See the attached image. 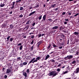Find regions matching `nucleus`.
Wrapping results in <instances>:
<instances>
[{
    "label": "nucleus",
    "mask_w": 79,
    "mask_h": 79,
    "mask_svg": "<svg viewBox=\"0 0 79 79\" xmlns=\"http://www.w3.org/2000/svg\"><path fill=\"white\" fill-rule=\"evenodd\" d=\"M59 73L58 72H56V71H52L48 74V75L49 76H52V77H55L56 75L58 74Z\"/></svg>",
    "instance_id": "1"
},
{
    "label": "nucleus",
    "mask_w": 79,
    "mask_h": 79,
    "mask_svg": "<svg viewBox=\"0 0 79 79\" xmlns=\"http://www.w3.org/2000/svg\"><path fill=\"white\" fill-rule=\"evenodd\" d=\"M73 56H67V57H64V59H65V60H70L73 58Z\"/></svg>",
    "instance_id": "2"
},
{
    "label": "nucleus",
    "mask_w": 79,
    "mask_h": 79,
    "mask_svg": "<svg viewBox=\"0 0 79 79\" xmlns=\"http://www.w3.org/2000/svg\"><path fill=\"white\" fill-rule=\"evenodd\" d=\"M43 43V40H40L37 43V47L39 48V46Z\"/></svg>",
    "instance_id": "3"
},
{
    "label": "nucleus",
    "mask_w": 79,
    "mask_h": 79,
    "mask_svg": "<svg viewBox=\"0 0 79 79\" xmlns=\"http://www.w3.org/2000/svg\"><path fill=\"white\" fill-rule=\"evenodd\" d=\"M76 63V61L75 60H73V61L71 63V65L74 66H75V64Z\"/></svg>",
    "instance_id": "4"
},
{
    "label": "nucleus",
    "mask_w": 79,
    "mask_h": 79,
    "mask_svg": "<svg viewBox=\"0 0 79 79\" xmlns=\"http://www.w3.org/2000/svg\"><path fill=\"white\" fill-rule=\"evenodd\" d=\"M36 12V11H34L33 12H31L30 14L28 16H31V15H33L34 14L35 12Z\"/></svg>",
    "instance_id": "5"
},
{
    "label": "nucleus",
    "mask_w": 79,
    "mask_h": 79,
    "mask_svg": "<svg viewBox=\"0 0 79 79\" xmlns=\"http://www.w3.org/2000/svg\"><path fill=\"white\" fill-rule=\"evenodd\" d=\"M5 3H6V2H4L3 3V4H2V3H1V5H0V6H1V7H3V6H5Z\"/></svg>",
    "instance_id": "6"
},
{
    "label": "nucleus",
    "mask_w": 79,
    "mask_h": 79,
    "mask_svg": "<svg viewBox=\"0 0 79 79\" xmlns=\"http://www.w3.org/2000/svg\"><path fill=\"white\" fill-rule=\"evenodd\" d=\"M12 71L10 70V69H7V70H6V73H9L11 72Z\"/></svg>",
    "instance_id": "7"
},
{
    "label": "nucleus",
    "mask_w": 79,
    "mask_h": 79,
    "mask_svg": "<svg viewBox=\"0 0 79 79\" xmlns=\"http://www.w3.org/2000/svg\"><path fill=\"white\" fill-rule=\"evenodd\" d=\"M41 59V57H40V56H39V57H36V59H35V60H36V62H37L38 60H39L40 59Z\"/></svg>",
    "instance_id": "8"
},
{
    "label": "nucleus",
    "mask_w": 79,
    "mask_h": 79,
    "mask_svg": "<svg viewBox=\"0 0 79 79\" xmlns=\"http://www.w3.org/2000/svg\"><path fill=\"white\" fill-rule=\"evenodd\" d=\"M58 28V27L57 26H55V27H52V29L53 30H56Z\"/></svg>",
    "instance_id": "9"
},
{
    "label": "nucleus",
    "mask_w": 79,
    "mask_h": 79,
    "mask_svg": "<svg viewBox=\"0 0 79 79\" xmlns=\"http://www.w3.org/2000/svg\"><path fill=\"white\" fill-rule=\"evenodd\" d=\"M79 34V33L78 32H74L73 33V34L75 35H78Z\"/></svg>",
    "instance_id": "10"
},
{
    "label": "nucleus",
    "mask_w": 79,
    "mask_h": 79,
    "mask_svg": "<svg viewBox=\"0 0 79 79\" xmlns=\"http://www.w3.org/2000/svg\"><path fill=\"white\" fill-rule=\"evenodd\" d=\"M79 73V68H77L76 70L75 73Z\"/></svg>",
    "instance_id": "11"
},
{
    "label": "nucleus",
    "mask_w": 79,
    "mask_h": 79,
    "mask_svg": "<svg viewBox=\"0 0 79 79\" xmlns=\"http://www.w3.org/2000/svg\"><path fill=\"white\" fill-rule=\"evenodd\" d=\"M46 14L44 15V16L43 17V19L44 21H45L46 19Z\"/></svg>",
    "instance_id": "12"
},
{
    "label": "nucleus",
    "mask_w": 79,
    "mask_h": 79,
    "mask_svg": "<svg viewBox=\"0 0 79 79\" xmlns=\"http://www.w3.org/2000/svg\"><path fill=\"white\" fill-rule=\"evenodd\" d=\"M50 57V56H49V55H47L46 56V57H45V60H47V59H48V58H49Z\"/></svg>",
    "instance_id": "13"
},
{
    "label": "nucleus",
    "mask_w": 79,
    "mask_h": 79,
    "mask_svg": "<svg viewBox=\"0 0 79 79\" xmlns=\"http://www.w3.org/2000/svg\"><path fill=\"white\" fill-rule=\"evenodd\" d=\"M23 75H24L25 77H27V73L26 72L23 73Z\"/></svg>",
    "instance_id": "14"
},
{
    "label": "nucleus",
    "mask_w": 79,
    "mask_h": 79,
    "mask_svg": "<svg viewBox=\"0 0 79 79\" xmlns=\"http://www.w3.org/2000/svg\"><path fill=\"white\" fill-rule=\"evenodd\" d=\"M68 72H69L68 71H67L64 72L62 74L63 75H64L66 74L67 73H68Z\"/></svg>",
    "instance_id": "15"
},
{
    "label": "nucleus",
    "mask_w": 79,
    "mask_h": 79,
    "mask_svg": "<svg viewBox=\"0 0 79 79\" xmlns=\"http://www.w3.org/2000/svg\"><path fill=\"white\" fill-rule=\"evenodd\" d=\"M15 2H12L13 4H12V6L11 7V9H12L14 8V5L15 4Z\"/></svg>",
    "instance_id": "16"
},
{
    "label": "nucleus",
    "mask_w": 79,
    "mask_h": 79,
    "mask_svg": "<svg viewBox=\"0 0 79 79\" xmlns=\"http://www.w3.org/2000/svg\"><path fill=\"white\" fill-rule=\"evenodd\" d=\"M52 46L54 48H55L56 47L58 48V46H56V45L54 43H53Z\"/></svg>",
    "instance_id": "17"
},
{
    "label": "nucleus",
    "mask_w": 79,
    "mask_h": 79,
    "mask_svg": "<svg viewBox=\"0 0 79 79\" xmlns=\"http://www.w3.org/2000/svg\"><path fill=\"white\" fill-rule=\"evenodd\" d=\"M21 59L20 57H17V61H19V60H21Z\"/></svg>",
    "instance_id": "18"
},
{
    "label": "nucleus",
    "mask_w": 79,
    "mask_h": 79,
    "mask_svg": "<svg viewBox=\"0 0 79 79\" xmlns=\"http://www.w3.org/2000/svg\"><path fill=\"white\" fill-rule=\"evenodd\" d=\"M12 65H10V68H9V69H10L11 71H12Z\"/></svg>",
    "instance_id": "19"
},
{
    "label": "nucleus",
    "mask_w": 79,
    "mask_h": 79,
    "mask_svg": "<svg viewBox=\"0 0 79 79\" xmlns=\"http://www.w3.org/2000/svg\"><path fill=\"white\" fill-rule=\"evenodd\" d=\"M14 27L13 25V24H10V28L11 29H12Z\"/></svg>",
    "instance_id": "20"
},
{
    "label": "nucleus",
    "mask_w": 79,
    "mask_h": 79,
    "mask_svg": "<svg viewBox=\"0 0 79 79\" xmlns=\"http://www.w3.org/2000/svg\"><path fill=\"white\" fill-rule=\"evenodd\" d=\"M58 48L60 49H61L62 48V46H60L59 44H58Z\"/></svg>",
    "instance_id": "21"
},
{
    "label": "nucleus",
    "mask_w": 79,
    "mask_h": 79,
    "mask_svg": "<svg viewBox=\"0 0 79 79\" xmlns=\"http://www.w3.org/2000/svg\"><path fill=\"white\" fill-rule=\"evenodd\" d=\"M51 44H49V46H48V47L47 48H48V49H49L50 48V47H51Z\"/></svg>",
    "instance_id": "22"
},
{
    "label": "nucleus",
    "mask_w": 79,
    "mask_h": 79,
    "mask_svg": "<svg viewBox=\"0 0 79 79\" xmlns=\"http://www.w3.org/2000/svg\"><path fill=\"white\" fill-rule=\"evenodd\" d=\"M64 29V27L62 26H61L60 27V30H61L62 29Z\"/></svg>",
    "instance_id": "23"
},
{
    "label": "nucleus",
    "mask_w": 79,
    "mask_h": 79,
    "mask_svg": "<svg viewBox=\"0 0 79 79\" xmlns=\"http://www.w3.org/2000/svg\"><path fill=\"white\" fill-rule=\"evenodd\" d=\"M10 36H8V37L7 38V41H8V40H9V39H10Z\"/></svg>",
    "instance_id": "24"
},
{
    "label": "nucleus",
    "mask_w": 79,
    "mask_h": 79,
    "mask_svg": "<svg viewBox=\"0 0 79 79\" xmlns=\"http://www.w3.org/2000/svg\"><path fill=\"white\" fill-rule=\"evenodd\" d=\"M42 17V15H40L39 17H38L39 20H40L41 19Z\"/></svg>",
    "instance_id": "25"
},
{
    "label": "nucleus",
    "mask_w": 79,
    "mask_h": 79,
    "mask_svg": "<svg viewBox=\"0 0 79 79\" xmlns=\"http://www.w3.org/2000/svg\"><path fill=\"white\" fill-rule=\"evenodd\" d=\"M23 46L22 45L21 46H20L19 48V50H22V49H23Z\"/></svg>",
    "instance_id": "26"
},
{
    "label": "nucleus",
    "mask_w": 79,
    "mask_h": 79,
    "mask_svg": "<svg viewBox=\"0 0 79 79\" xmlns=\"http://www.w3.org/2000/svg\"><path fill=\"white\" fill-rule=\"evenodd\" d=\"M23 7L21 6L20 8V10H23Z\"/></svg>",
    "instance_id": "27"
},
{
    "label": "nucleus",
    "mask_w": 79,
    "mask_h": 79,
    "mask_svg": "<svg viewBox=\"0 0 79 79\" xmlns=\"http://www.w3.org/2000/svg\"><path fill=\"white\" fill-rule=\"evenodd\" d=\"M27 64V62H23V65H26V64Z\"/></svg>",
    "instance_id": "28"
},
{
    "label": "nucleus",
    "mask_w": 79,
    "mask_h": 79,
    "mask_svg": "<svg viewBox=\"0 0 79 79\" xmlns=\"http://www.w3.org/2000/svg\"><path fill=\"white\" fill-rule=\"evenodd\" d=\"M22 0H17L16 1V3H18L19 2H21Z\"/></svg>",
    "instance_id": "29"
},
{
    "label": "nucleus",
    "mask_w": 79,
    "mask_h": 79,
    "mask_svg": "<svg viewBox=\"0 0 79 79\" xmlns=\"http://www.w3.org/2000/svg\"><path fill=\"white\" fill-rule=\"evenodd\" d=\"M13 40V38H10V41L11 42H12V41Z\"/></svg>",
    "instance_id": "30"
},
{
    "label": "nucleus",
    "mask_w": 79,
    "mask_h": 79,
    "mask_svg": "<svg viewBox=\"0 0 79 79\" xmlns=\"http://www.w3.org/2000/svg\"><path fill=\"white\" fill-rule=\"evenodd\" d=\"M39 7V5H36V6H35L34 7L35 8H37L38 7Z\"/></svg>",
    "instance_id": "31"
},
{
    "label": "nucleus",
    "mask_w": 79,
    "mask_h": 79,
    "mask_svg": "<svg viewBox=\"0 0 79 79\" xmlns=\"http://www.w3.org/2000/svg\"><path fill=\"white\" fill-rule=\"evenodd\" d=\"M42 36V35L41 34H40L38 36V38H40V37Z\"/></svg>",
    "instance_id": "32"
},
{
    "label": "nucleus",
    "mask_w": 79,
    "mask_h": 79,
    "mask_svg": "<svg viewBox=\"0 0 79 79\" xmlns=\"http://www.w3.org/2000/svg\"><path fill=\"white\" fill-rule=\"evenodd\" d=\"M79 15V13H77L75 15H74V17H76L77 16H78V15Z\"/></svg>",
    "instance_id": "33"
},
{
    "label": "nucleus",
    "mask_w": 79,
    "mask_h": 79,
    "mask_svg": "<svg viewBox=\"0 0 79 79\" xmlns=\"http://www.w3.org/2000/svg\"><path fill=\"white\" fill-rule=\"evenodd\" d=\"M34 46H32V47L31 48V51H33V48H34Z\"/></svg>",
    "instance_id": "34"
},
{
    "label": "nucleus",
    "mask_w": 79,
    "mask_h": 79,
    "mask_svg": "<svg viewBox=\"0 0 79 79\" xmlns=\"http://www.w3.org/2000/svg\"><path fill=\"white\" fill-rule=\"evenodd\" d=\"M51 61L53 63H54L55 62V61L54 59H51Z\"/></svg>",
    "instance_id": "35"
},
{
    "label": "nucleus",
    "mask_w": 79,
    "mask_h": 79,
    "mask_svg": "<svg viewBox=\"0 0 79 79\" xmlns=\"http://www.w3.org/2000/svg\"><path fill=\"white\" fill-rule=\"evenodd\" d=\"M19 65L20 67H23V64H20Z\"/></svg>",
    "instance_id": "36"
},
{
    "label": "nucleus",
    "mask_w": 79,
    "mask_h": 79,
    "mask_svg": "<svg viewBox=\"0 0 79 79\" xmlns=\"http://www.w3.org/2000/svg\"><path fill=\"white\" fill-rule=\"evenodd\" d=\"M27 73H29L30 72L29 71V69H27V70L26 72Z\"/></svg>",
    "instance_id": "37"
},
{
    "label": "nucleus",
    "mask_w": 79,
    "mask_h": 79,
    "mask_svg": "<svg viewBox=\"0 0 79 79\" xmlns=\"http://www.w3.org/2000/svg\"><path fill=\"white\" fill-rule=\"evenodd\" d=\"M60 69H58L57 70V71H58V72H60Z\"/></svg>",
    "instance_id": "38"
},
{
    "label": "nucleus",
    "mask_w": 79,
    "mask_h": 79,
    "mask_svg": "<svg viewBox=\"0 0 79 79\" xmlns=\"http://www.w3.org/2000/svg\"><path fill=\"white\" fill-rule=\"evenodd\" d=\"M35 24V23H33L32 24V26H34Z\"/></svg>",
    "instance_id": "39"
},
{
    "label": "nucleus",
    "mask_w": 79,
    "mask_h": 79,
    "mask_svg": "<svg viewBox=\"0 0 79 79\" xmlns=\"http://www.w3.org/2000/svg\"><path fill=\"white\" fill-rule=\"evenodd\" d=\"M65 14H66V12H63L62 13V15H65Z\"/></svg>",
    "instance_id": "40"
},
{
    "label": "nucleus",
    "mask_w": 79,
    "mask_h": 79,
    "mask_svg": "<svg viewBox=\"0 0 79 79\" xmlns=\"http://www.w3.org/2000/svg\"><path fill=\"white\" fill-rule=\"evenodd\" d=\"M33 61H32V60H30V62L28 64L31 63Z\"/></svg>",
    "instance_id": "41"
},
{
    "label": "nucleus",
    "mask_w": 79,
    "mask_h": 79,
    "mask_svg": "<svg viewBox=\"0 0 79 79\" xmlns=\"http://www.w3.org/2000/svg\"><path fill=\"white\" fill-rule=\"evenodd\" d=\"M29 21H28L26 23V24H29Z\"/></svg>",
    "instance_id": "42"
},
{
    "label": "nucleus",
    "mask_w": 79,
    "mask_h": 79,
    "mask_svg": "<svg viewBox=\"0 0 79 79\" xmlns=\"http://www.w3.org/2000/svg\"><path fill=\"white\" fill-rule=\"evenodd\" d=\"M32 36L31 37V38L32 39H33L34 38V35H32Z\"/></svg>",
    "instance_id": "43"
},
{
    "label": "nucleus",
    "mask_w": 79,
    "mask_h": 79,
    "mask_svg": "<svg viewBox=\"0 0 79 79\" xmlns=\"http://www.w3.org/2000/svg\"><path fill=\"white\" fill-rule=\"evenodd\" d=\"M4 77V78L6 79L7 78V77H8V76L7 75H5Z\"/></svg>",
    "instance_id": "44"
},
{
    "label": "nucleus",
    "mask_w": 79,
    "mask_h": 79,
    "mask_svg": "<svg viewBox=\"0 0 79 79\" xmlns=\"http://www.w3.org/2000/svg\"><path fill=\"white\" fill-rule=\"evenodd\" d=\"M19 17L20 18H22L23 17V15L22 14L21 15H19Z\"/></svg>",
    "instance_id": "45"
},
{
    "label": "nucleus",
    "mask_w": 79,
    "mask_h": 79,
    "mask_svg": "<svg viewBox=\"0 0 79 79\" xmlns=\"http://www.w3.org/2000/svg\"><path fill=\"white\" fill-rule=\"evenodd\" d=\"M35 58H33V59H32V60H31L32 61H34V60H35Z\"/></svg>",
    "instance_id": "46"
},
{
    "label": "nucleus",
    "mask_w": 79,
    "mask_h": 79,
    "mask_svg": "<svg viewBox=\"0 0 79 79\" xmlns=\"http://www.w3.org/2000/svg\"><path fill=\"white\" fill-rule=\"evenodd\" d=\"M79 52H77L76 53V55H79Z\"/></svg>",
    "instance_id": "47"
},
{
    "label": "nucleus",
    "mask_w": 79,
    "mask_h": 79,
    "mask_svg": "<svg viewBox=\"0 0 79 79\" xmlns=\"http://www.w3.org/2000/svg\"><path fill=\"white\" fill-rule=\"evenodd\" d=\"M33 43H34V41H33V40L31 42V44H33Z\"/></svg>",
    "instance_id": "48"
},
{
    "label": "nucleus",
    "mask_w": 79,
    "mask_h": 79,
    "mask_svg": "<svg viewBox=\"0 0 79 79\" xmlns=\"http://www.w3.org/2000/svg\"><path fill=\"white\" fill-rule=\"evenodd\" d=\"M5 69L4 68H2V71L3 72H4L5 71Z\"/></svg>",
    "instance_id": "49"
},
{
    "label": "nucleus",
    "mask_w": 79,
    "mask_h": 79,
    "mask_svg": "<svg viewBox=\"0 0 79 79\" xmlns=\"http://www.w3.org/2000/svg\"><path fill=\"white\" fill-rule=\"evenodd\" d=\"M62 41H63V40H62V39H60L59 41H60V42H62Z\"/></svg>",
    "instance_id": "50"
},
{
    "label": "nucleus",
    "mask_w": 79,
    "mask_h": 79,
    "mask_svg": "<svg viewBox=\"0 0 79 79\" xmlns=\"http://www.w3.org/2000/svg\"><path fill=\"white\" fill-rule=\"evenodd\" d=\"M37 62L36 60H34V61H33V62H32L33 64L34 62Z\"/></svg>",
    "instance_id": "51"
},
{
    "label": "nucleus",
    "mask_w": 79,
    "mask_h": 79,
    "mask_svg": "<svg viewBox=\"0 0 79 79\" xmlns=\"http://www.w3.org/2000/svg\"><path fill=\"white\" fill-rule=\"evenodd\" d=\"M29 27V25H27V26H26V28H27V29H28Z\"/></svg>",
    "instance_id": "52"
},
{
    "label": "nucleus",
    "mask_w": 79,
    "mask_h": 79,
    "mask_svg": "<svg viewBox=\"0 0 79 79\" xmlns=\"http://www.w3.org/2000/svg\"><path fill=\"white\" fill-rule=\"evenodd\" d=\"M12 10H11V11H10L9 12V14H12Z\"/></svg>",
    "instance_id": "53"
},
{
    "label": "nucleus",
    "mask_w": 79,
    "mask_h": 79,
    "mask_svg": "<svg viewBox=\"0 0 79 79\" xmlns=\"http://www.w3.org/2000/svg\"><path fill=\"white\" fill-rule=\"evenodd\" d=\"M58 10H59V8H56L55 9V11H57Z\"/></svg>",
    "instance_id": "54"
},
{
    "label": "nucleus",
    "mask_w": 79,
    "mask_h": 79,
    "mask_svg": "<svg viewBox=\"0 0 79 79\" xmlns=\"http://www.w3.org/2000/svg\"><path fill=\"white\" fill-rule=\"evenodd\" d=\"M22 45L21 43H19V44H18V45L19 46H21V45Z\"/></svg>",
    "instance_id": "55"
},
{
    "label": "nucleus",
    "mask_w": 79,
    "mask_h": 79,
    "mask_svg": "<svg viewBox=\"0 0 79 79\" xmlns=\"http://www.w3.org/2000/svg\"><path fill=\"white\" fill-rule=\"evenodd\" d=\"M64 24L66 25V24H67V21H65V22H64Z\"/></svg>",
    "instance_id": "56"
},
{
    "label": "nucleus",
    "mask_w": 79,
    "mask_h": 79,
    "mask_svg": "<svg viewBox=\"0 0 79 79\" xmlns=\"http://www.w3.org/2000/svg\"><path fill=\"white\" fill-rule=\"evenodd\" d=\"M69 39H68V42H67V44H69Z\"/></svg>",
    "instance_id": "57"
},
{
    "label": "nucleus",
    "mask_w": 79,
    "mask_h": 79,
    "mask_svg": "<svg viewBox=\"0 0 79 79\" xmlns=\"http://www.w3.org/2000/svg\"><path fill=\"white\" fill-rule=\"evenodd\" d=\"M34 33L33 32H31L29 34V35H31L32 34H33Z\"/></svg>",
    "instance_id": "58"
},
{
    "label": "nucleus",
    "mask_w": 79,
    "mask_h": 79,
    "mask_svg": "<svg viewBox=\"0 0 79 79\" xmlns=\"http://www.w3.org/2000/svg\"><path fill=\"white\" fill-rule=\"evenodd\" d=\"M61 44L62 45H64V43H62Z\"/></svg>",
    "instance_id": "59"
},
{
    "label": "nucleus",
    "mask_w": 79,
    "mask_h": 79,
    "mask_svg": "<svg viewBox=\"0 0 79 79\" xmlns=\"http://www.w3.org/2000/svg\"><path fill=\"white\" fill-rule=\"evenodd\" d=\"M71 14H72V12H70L69 13V15H71Z\"/></svg>",
    "instance_id": "60"
},
{
    "label": "nucleus",
    "mask_w": 79,
    "mask_h": 79,
    "mask_svg": "<svg viewBox=\"0 0 79 79\" xmlns=\"http://www.w3.org/2000/svg\"><path fill=\"white\" fill-rule=\"evenodd\" d=\"M65 67V65H64V66H63V67H62V69H64V68Z\"/></svg>",
    "instance_id": "61"
},
{
    "label": "nucleus",
    "mask_w": 79,
    "mask_h": 79,
    "mask_svg": "<svg viewBox=\"0 0 79 79\" xmlns=\"http://www.w3.org/2000/svg\"><path fill=\"white\" fill-rule=\"evenodd\" d=\"M51 7H54L55 6H54L53 5H51Z\"/></svg>",
    "instance_id": "62"
},
{
    "label": "nucleus",
    "mask_w": 79,
    "mask_h": 79,
    "mask_svg": "<svg viewBox=\"0 0 79 79\" xmlns=\"http://www.w3.org/2000/svg\"><path fill=\"white\" fill-rule=\"evenodd\" d=\"M60 65H61V64H59V65H58V67H60Z\"/></svg>",
    "instance_id": "63"
},
{
    "label": "nucleus",
    "mask_w": 79,
    "mask_h": 79,
    "mask_svg": "<svg viewBox=\"0 0 79 79\" xmlns=\"http://www.w3.org/2000/svg\"><path fill=\"white\" fill-rule=\"evenodd\" d=\"M72 18H73V16H71L70 17V19H71Z\"/></svg>",
    "instance_id": "64"
}]
</instances>
